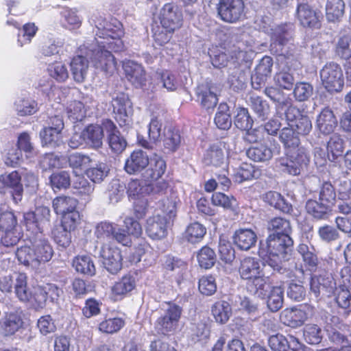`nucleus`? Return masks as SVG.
Segmentation results:
<instances>
[{
  "label": "nucleus",
  "instance_id": "19",
  "mask_svg": "<svg viewBox=\"0 0 351 351\" xmlns=\"http://www.w3.org/2000/svg\"><path fill=\"white\" fill-rule=\"evenodd\" d=\"M273 64L271 57L265 56L262 58L252 77V85L254 89H259L265 84L267 77L271 74Z\"/></svg>",
  "mask_w": 351,
  "mask_h": 351
},
{
  "label": "nucleus",
  "instance_id": "25",
  "mask_svg": "<svg viewBox=\"0 0 351 351\" xmlns=\"http://www.w3.org/2000/svg\"><path fill=\"white\" fill-rule=\"evenodd\" d=\"M148 168L145 170L144 178L147 180L156 181L160 178L166 171L167 164L163 158L154 154L149 158Z\"/></svg>",
  "mask_w": 351,
  "mask_h": 351
},
{
  "label": "nucleus",
  "instance_id": "59",
  "mask_svg": "<svg viewBox=\"0 0 351 351\" xmlns=\"http://www.w3.org/2000/svg\"><path fill=\"white\" fill-rule=\"evenodd\" d=\"M234 121L235 126L241 130L251 128L253 124V120L250 116L248 110L243 107L237 108Z\"/></svg>",
  "mask_w": 351,
  "mask_h": 351
},
{
  "label": "nucleus",
  "instance_id": "7",
  "mask_svg": "<svg viewBox=\"0 0 351 351\" xmlns=\"http://www.w3.org/2000/svg\"><path fill=\"white\" fill-rule=\"evenodd\" d=\"M21 223L23 226H26L27 230H32V232H35L32 240L38 265L41 263L49 261L53 256V249L42 233L38 232L39 230L38 221H21Z\"/></svg>",
  "mask_w": 351,
  "mask_h": 351
},
{
  "label": "nucleus",
  "instance_id": "53",
  "mask_svg": "<svg viewBox=\"0 0 351 351\" xmlns=\"http://www.w3.org/2000/svg\"><path fill=\"white\" fill-rule=\"evenodd\" d=\"M212 204L222 207L224 210H233L237 205V199L221 192H214L211 196Z\"/></svg>",
  "mask_w": 351,
  "mask_h": 351
},
{
  "label": "nucleus",
  "instance_id": "34",
  "mask_svg": "<svg viewBox=\"0 0 351 351\" xmlns=\"http://www.w3.org/2000/svg\"><path fill=\"white\" fill-rule=\"evenodd\" d=\"M88 68V61L86 57L74 56L70 62V69L74 80L81 83L84 82Z\"/></svg>",
  "mask_w": 351,
  "mask_h": 351
},
{
  "label": "nucleus",
  "instance_id": "64",
  "mask_svg": "<svg viewBox=\"0 0 351 351\" xmlns=\"http://www.w3.org/2000/svg\"><path fill=\"white\" fill-rule=\"evenodd\" d=\"M351 37L348 35L341 36L335 46L336 54L342 59H348L351 56Z\"/></svg>",
  "mask_w": 351,
  "mask_h": 351
},
{
  "label": "nucleus",
  "instance_id": "6",
  "mask_svg": "<svg viewBox=\"0 0 351 351\" xmlns=\"http://www.w3.org/2000/svg\"><path fill=\"white\" fill-rule=\"evenodd\" d=\"M322 85L330 93H339L344 86V77L341 66L338 63H326L319 72Z\"/></svg>",
  "mask_w": 351,
  "mask_h": 351
},
{
  "label": "nucleus",
  "instance_id": "43",
  "mask_svg": "<svg viewBox=\"0 0 351 351\" xmlns=\"http://www.w3.org/2000/svg\"><path fill=\"white\" fill-rule=\"evenodd\" d=\"M171 221H147L146 231L149 237L154 239H160L167 234Z\"/></svg>",
  "mask_w": 351,
  "mask_h": 351
},
{
  "label": "nucleus",
  "instance_id": "17",
  "mask_svg": "<svg viewBox=\"0 0 351 351\" xmlns=\"http://www.w3.org/2000/svg\"><path fill=\"white\" fill-rule=\"evenodd\" d=\"M102 125L108 133V143L111 151L114 154L122 153L127 146V141L114 123L110 119H106L102 121Z\"/></svg>",
  "mask_w": 351,
  "mask_h": 351
},
{
  "label": "nucleus",
  "instance_id": "18",
  "mask_svg": "<svg viewBox=\"0 0 351 351\" xmlns=\"http://www.w3.org/2000/svg\"><path fill=\"white\" fill-rule=\"evenodd\" d=\"M122 68L125 78L134 86H143L146 82V71L144 67L135 61L125 60Z\"/></svg>",
  "mask_w": 351,
  "mask_h": 351
},
{
  "label": "nucleus",
  "instance_id": "28",
  "mask_svg": "<svg viewBox=\"0 0 351 351\" xmlns=\"http://www.w3.org/2000/svg\"><path fill=\"white\" fill-rule=\"evenodd\" d=\"M317 125L319 131L324 134L333 132L337 125V120L329 107H325L322 110L317 119Z\"/></svg>",
  "mask_w": 351,
  "mask_h": 351
},
{
  "label": "nucleus",
  "instance_id": "23",
  "mask_svg": "<svg viewBox=\"0 0 351 351\" xmlns=\"http://www.w3.org/2000/svg\"><path fill=\"white\" fill-rule=\"evenodd\" d=\"M149 164V157L141 149L134 150L125 162L124 169L130 174L141 171Z\"/></svg>",
  "mask_w": 351,
  "mask_h": 351
},
{
  "label": "nucleus",
  "instance_id": "8",
  "mask_svg": "<svg viewBox=\"0 0 351 351\" xmlns=\"http://www.w3.org/2000/svg\"><path fill=\"white\" fill-rule=\"evenodd\" d=\"M243 0H219L217 10L219 18L224 22L236 23L245 16Z\"/></svg>",
  "mask_w": 351,
  "mask_h": 351
},
{
  "label": "nucleus",
  "instance_id": "62",
  "mask_svg": "<svg viewBox=\"0 0 351 351\" xmlns=\"http://www.w3.org/2000/svg\"><path fill=\"white\" fill-rule=\"evenodd\" d=\"M279 107L281 109L287 108L285 114L289 125L304 115L298 108L292 104V101L289 98L280 103Z\"/></svg>",
  "mask_w": 351,
  "mask_h": 351
},
{
  "label": "nucleus",
  "instance_id": "11",
  "mask_svg": "<svg viewBox=\"0 0 351 351\" xmlns=\"http://www.w3.org/2000/svg\"><path fill=\"white\" fill-rule=\"evenodd\" d=\"M313 313L314 308L308 304L302 305L299 308H286L281 312L280 320L288 326L297 328L301 326Z\"/></svg>",
  "mask_w": 351,
  "mask_h": 351
},
{
  "label": "nucleus",
  "instance_id": "45",
  "mask_svg": "<svg viewBox=\"0 0 351 351\" xmlns=\"http://www.w3.org/2000/svg\"><path fill=\"white\" fill-rule=\"evenodd\" d=\"M327 156L331 162H335L343 155L344 152V141L339 135L332 136L327 143Z\"/></svg>",
  "mask_w": 351,
  "mask_h": 351
},
{
  "label": "nucleus",
  "instance_id": "20",
  "mask_svg": "<svg viewBox=\"0 0 351 351\" xmlns=\"http://www.w3.org/2000/svg\"><path fill=\"white\" fill-rule=\"evenodd\" d=\"M261 261L254 257L247 256L240 262L239 274L241 278L247 282L263 273Z\"/></svg>",
  "mask_w": 351,
  "mask_h": 351
},
{
  "label": "nucleus",
  "instance_id": "16",
  "mask_svg": "<svg viewBox=\"0 0 351 351\" xmlns=\"http://www.w3.org/2000/svg\"><path fill=\"white\" fill-rule=\"evenodd\" d=\"M100 257L104 267L111 274H117L122 268V256L115 247L104 245L101 250Z\"/></svg>",
  "mask_w": 351,
  "mask_h": 351
},
{
  "label": "nucleus",
  "instance_id": "12",
  "mask_svg": "<svg viewBox=\"0 0 351 351\" xmlns=\"http://www.w3.org/2000/svg\"><path fill=\"white\" fill-rule=\"evenodd\" d=\"M78 201L69 196L56 197L53 200V208L56 215L62 219H79L80 215L77 209Z\"/></svg>",
  "mask_w": 351,
  "mask_h": 351
},
{
  "label": "nucleus",
  "instance_id": "4",
  "mask_svg": "<svg viewBox=\"0 0 351 351\" xmlns=\"http://www.w3.org/2000/svg\"><path fill=\"white\" fill-rule=\"evenodd\" d=\"M167 307L155 321L154 329L158 336L173 335L178 329L182 308L173 302H166Z\"/></svg>",
  "mask_w": 351,
  "mask_h": 351
},
{
  "label": "nucleus",
  "instance_id": "46",
  "mask_svg": "<svg viewBox=\"0 0 351 351\" xmlns=\"http://www.w3.org/2000/svg\"><path fill=\"white\" fill-rule=\"evenodd\" d=\"M16 114L20 117L30 116L38 110V103L31 98H20L14 102Z\"/></svg>",
  "mask_w": 351,
  "mask_h": 351
},
{
  "label": "nucleus",
  "instance_id": "13",
  "mask_svg": "<svg viewBox=\"0 0 351 351\" xmlns=\"http://www.w3.org/2000/svg\"><path fill=\"white\" fill-rule=\"evenodd\" d=\"M245 52L239 48L232 49L216 47L210 55L212 64L216 68H223L229 62L238 63L244 57Z\"/></svg>",
  "mask_w": 351,
  "mask_h": 351
},
{
  "label": "nucleus",
  "instance_id": "51",
  "mask_svg": "<svg viewBox=\"0 0 351 351\" xmlns=\"http://www.w3.org/2000/svg\"><path fill=\"white\" fill-rule=\"evenodd\" d=\"M216 126L223 130H228L232 125L229 108L226 104H220L214 118Z\"/></svg>",
  "mask_w": 351,
  "mask_h": 351
},
{
  "label": "nucleus",
  "instance_id": "31",
  "mask_svg": "<svg viewBox=\"0 0 351 351\" xmlns=\"http://www.w3.org/2000/svg\"><path fill=\"white\" fill-rule=\"evenodd\" d=\"M18 261L24 265L32 267H38L37 258L36 257L32 238L25 241L23 245L19 247L16 252Z\"/></svg>",
  "mask_w": 351,
  "mask_h": 351
},
{
  "label": "nucleus",
  "instance_id": "54",
  "mask_svg": "<svg viewBox=\"0 0 351 351\" xmlns=\"http://www.w3.org/2000/svg\"><path fill=\"white\" fill-rule=\"evenodd\" d=\"M49 182L54 191L66 189L71 185L70 174L66 171L53 173L49 176Z\"/></svg>",
  "mask_w": 351,
  "mask_h": 351
},
{
  "label": "nucleus",
  "instance_id": "24",
  "mask_svg": "<svg viewBox=\"0 0 351 351\" xmlns=\"http://www.w3.org/2000/svg\"><path fill=\"white\" fill-rule=\"evenodd\" d=\"M0 230L4 232L1 237V243L4 246H13L19 242L21 232L17 221H0Z\"/></svg>",
  "mask_w": 351,
  "mask_h": 351
},
{
  "label": "nucleus",
  "instance_id": "39",
  "mask_svg": "<svg viewBox=\"0 0 351 351\" xmlns=\"http://www.w3.org/2000/svg\"><path fill=\"white\" fill-rule=\"evenodd\" d=\"M279 138L283 144L285 150L296 149L298 148H304L300 146V140L299 135L295 131L290 127L283 128L279 135Z\"/></svg>",
  "mask_w": 351,
  "mask_h": 351
},
{
  "label": "nucleus",
  "instance_id": "33",
  "mask_svg": "<svg viewBox=\"0 0 351 351\" xmlns=\"http://www.w3.org/2000/svg\"><path fill=\"white\" fill-rule=\"evenodd\" d=\"M128 99L123 95L116 97L112 101L114 117L120 126L128 124Z\"/></svg>",
  "mask_w": 351,
  "mask_h": 351
},
{
  "label": "nucleus",
  "instance_id": "63",
  "mask_svg": "<svg viewBox=\"0 0 351 351\" xmlns=\"http://www.w3.org/2000/svg\"><path fill=\"white\" fill-rule=\"evenodd\" d=\"M250 106L262 119H265L269 114V104L259 96L253 95L250 97Z\"/></svg>",
  "mask_w": 351,
  "mask_h": 351
},
{
  "label": "nucleus",
  "instance_id": "44",
  "mask_svg": "<svg viewBox=\"0 0 351 351\" xmlns=\"http://www.w3.org/2000/svg\"><path fill=\"white\" fill-rule=\"evenodd\" d=\"M6 184L12 189L11 193L14 201L18 203L22 199L23 187L21 184V176L16 171H12L7 176Z\"/></svg>",
  "mask_w": 351,
  "mask_h": 351
},
{
  "label": "nucleus",
  "instance_id": "57",
  "mask_svg": "<svg viewBox=\"0 0 351 351\" xmlns=\"http://www.w3.org/2000/svg\"><path fill=\"white\" fill-rule=\"evenodd\" d=\"M324 332L322 328L316 324H307L304 328V337L309 344H318L323 338Z\"/></svg>",
  "mask_w": 351,
  "mask_h": 351
},
{
  "label": "nucleus",
  "instance_id": "15",
  "mask_svg": "<svg viewBox=\"0 0 351 351\" xmlns=\"http://www.w3.org/2000/svg\"><path fill=\"white\" fill-rule=\"evenodd\" d=\"M336 283L331 274L324 271L322 274L311 277L310 289L315 298L329 295L332 293Z\"/></svg>",
  "mask_w": 351,
  "mask_h": 351
},
{
  "label": "nucleus",
  "instance_id": "2",
  "mask_svg": "<svg viewBox=\"0 0 351 351\" xmlns=\"http://www.w3.org/2000/svg\"><path fill=\"white\" fill-rule=\"evenodd\" d=\"M293 241L287 234H270L267 240L260 242L258 255L264 259L274 271L280 273L285 270L280 265L282 260L292 252Z\"/></svg>",
  "mask_w": 351,
  "mask_h": 351
},
{
  "label": "nucleus",
  "instance_id": "60",
  "mask_svg": "<svg viewBox=\"0 0 351 351\" xmlns=\"http://www.w3.org/2000/svg\"><path fill=\"white\" fill-rule=\"evenodd\" d=\"M275 84L282 89L290 90L294 84V77L288 71L276 72L274 77Z\"/></svg>",
  "mask_w": 351,
  "mask_h": 351
},
{
  "label": "nucleus",
  "instance_id": "42",
  "mask_svg": "<svg viewBox=\"0 0 351 351\" xmlns=\"http://www.w3.org/2000/svg\"><path fill=\"white\" fill-rule=\"evenodd\" d=\"M23 322L21 317L14 313L8 314L1 322V328L5 335L14 334L23 326Z\"/></svg>",
  "mask_w": 351,
  "mask_h": 351
},
{
  "label": "nucleus",
  "instance_id": "26",
  "mask_svg": "<svg viewBox=\"0 0 351 351\" xmlns=\"http://www.w3.org/2000/svg\"><path fill=\"white\" fill-rule=\"evenodd\" d=\"M182 136L179 129L173 126L165 128L162 138V151L165 154L176 152L181 145Z\"/></svg>",
  "mask_w": 351,
  "mask_h": 351
},
{
  "label": "nucleus",
  "instance_id": "36",
  "mask_svg": "<svg viewBox=\"0 0 351 351\" xmlns=\"http://www.w3.org/2000/svg\"><path fill=\"white\" fill-rule=\"evenodd\" d=\"M215 321L219 324H225L232 316V311L230 303L225 300L215 302L210 308Z\"/></svg>",
  "mask_w": 351,
  "mask_h": 351
},
{
  "label": "nucleus",
  "instance_id": "52",
  "mask_svg": "<svg viewBox=\"0 0 351 351\" xmlns=\"http://www.w3.org/2000/svg\"><path fill=\"white\" fill-rule=\"evenodd\" d=\"M135 287L134 278L130 275H126L114 285L112 291L116 295H124L132 291Z\"/></svg>",
  "mask_w": 351,
  "mask_h": 351
},
{
  "label": "nucleus",
  "instance_id": "9",
  "mask_svg": "<svg viewBox=\"0 0 351 351\" xmlns=\"http://www.w3.org/2000/svg\"><path fill=\"white\" fill-rule=\"evenodd\" d=\"M159 19L162 27L178 31L184 22L182 9L176 3H167L161 8Z\"/></svg>",
  "mask_w": 351,
  "mask_h": 351
},
{
  "label": "nucleus",
  "instance_id": "56",
  "mask_svg": "<svg viewBox=\"0 0 351 351\" xmlns=\"http://www.w3.org/2000/svg\"><path fill=\"white\" fill-rule=\"evenodd\" d=\"M217 260L215 252L208 246H204L197 254V261L202 268L210 269L214 266Z\"/></svg>",
  "mask_w": 351,
  "mask_h": 351
},
{
  "label": "nucleus",
  "instance_id": "48",
  "mask_svg": "<svg viewBox=\"0 0 351 351\" xmlns=\"http://www.w3.org/2000/svg\"><path fill=\"white\" fill-rule=\"evenodd\" d=\"M73 266L77 272L93 276L95 274V267L89 256H79L73 261Z\"/></svg>",
  "mask_w": 351,
  "mask_h": 351
},
{
  "label": "nucleus",
  "instance_id": "32",
  "mask_svg": "<svg viewBox=\"0 0 351 351\" xmlns=\"http://www.w3.org/2000/svg\"><path fill=\"white\" fill-rule=\"evenodd\" d=\"M256 240V234L250 229H239L234 235V243L241 250H249L255 245Z\"/></svg>",
  "mask_w": 351,
  "mask_h": 351
},
{
  "label": "nucleus",
  "instance_id": "21",
  "mask_svg": "<svg viewBox=\"0 0 351 351\" xmlns=\"http://www.w3.org/2000/svg\"><path fill=\"white\" fill-rule=\"evenodd\" d=\"M58 222L52 230L55 242L60 247L66 248L71 243V230L75 228V221H56Z\"/></svg>",
  "mask_w": 351,
  "mask_h": 351
},
{
  "label": "nucleus",
  "instance_id": "14",
  "mask_svg": "<svg viewBox=\"0 0 351 351\" xmlns=\"http://www.w3.org/2000/svg\"><path fill=\"white\" fill-rule=\"evenodd\" d=\"M195 95L196 101L199 106L206 110H213L218 103V97L214 91V85L210 81L197 84Z\"/></svg>",
  "mask_w": 351,
  "mask_h": 351
},
{
  "label": "nucleus",
  "instance_id": "40",
  "mask_svg": "<svg viewBox=\"0 0 351 351\" xmlns=\"http://www.w3.org/2000/svg\"><path fill=\"white\" fill-rule=\"evenodd\" d=\"M63 128V121L60 119L57 118V125L56 127H47L40 131V136L42 143L47 145L58 142L60 138L61 131Z\"/></svg>",
  "mask_w": 351,
  "mask_h": 351
},
{
  "label": "nucleus",
  "instance_id": "41",
  "mask_svg": "<svg viewBox=\"0 0 351 351\" xmlns=\"http://www.w3.org/2000/svg\"><path fill=\"white\" fill-rule=\"evenodd\" d=\"M247 156L254 162H265L273 156L271 148L265 144H260L249 147L246 151Z\"/></svg>",
  "mask_w": 351,
  "mask_h": 351
},
{
  "label": "nucleus",
  "instance_id": "37",
  "mask_svg": "<svg viewBox=\"0 0 351 351\" xmlns=\"http://www.w3.org/2000/svg\"><path fill=\"white\" fill-rule=\"evenodd\" d=\"M103 125L90 124L86 127L82 136L93 147L99 148L102 146L104 136Z\"/></svg>",
  "mask_w": 351,
  "mask_h": 351
},
{
  "label": "nucleus",
  "instance_id": "29",
  "mask_svg": "<svg viewBox=\"0 0 351 351\" xmlns=\"http://www.w3.org/2000/svg\"><path fill=\"white\" fill-rule=\"evenodd\" d=\"M14 290L20 302L27 304L31 301L32 291L27 286V276L25 273L14 274Z\"/></svg>",
  "mask_w": 351,
  "mask_h": 351
},
{
  "label": "nucleus",
  "instance_id": "10",
  "mask_svg": "<svg viewBox=\"0 0 351 351\" xmlns=\"http://www.w3.org/2000/svg\"><path fill=\"white\" fill-rule=\"evenodd\" d=\"M296 18L304 28L319 29L322 25L323 16L308 3H299L296 9Z\"/></svg>",
  "mask_w": 351,
  "mask_h": 351
},
{
  "label": "nucleus",
  "instance_id": "47",
  "mask_svg": "<svg viewBox=\"0 0 351 351\" xmlns=\"http://www.w3.org/2000/svg\"><path fill=\"white\" fill-rule=\"evenodd\" d=\"M267 305L271 312L278 311L283 306L284 289L281 286L273 287L267 296Z\"/></svg>",
  "mask_w": 351,
  "mask_h": 351
},
{
  "label": "nucleus",
  "instance_id": "3",
  "mask_svg": "<svg viewBox=\"0 0 351 351\" xmlns=\"http://www.w3.org/2000/svg\"><path fill=\"white\" fill-rule=\"evenodd\" d=\"M125 227H120L119 226H114L112 223L104 221H101L97 226V237L106 235V237H112L118 243L123 245L128 246L131 243V235L138 237L142 232V227L138 221H128Z\"/></svg>",
  "mask_w": 351,
  "mask_h": 351
},
{
  "label": "nucleus",
  "instance_id": "49",
  "mask_svg": "<svg viewBox=\"0 0 351 351\" xmlns=\"http://www.w3.org/2000/svg\"><path fill=\"white\" fill-rule=\"evenodd\" d=\"M206 233V227L198 221H195L187 226L184 237L189 243H196L204 238Z\"/></svg>",
  "mask_w": 351,
  "mask_h": 351
},
{
  "label": "nucleus",
  "instance_id": "50",
  "mask_svg": "<svg viewBox=\"0 0 351 351\" xmlns=\"http://www.w3.org/2000/svg\"><path fill=\"white\" fill-rule=\"evenodd\" d=\"M331 207L321 202L308 199L306 203V212L315 219L324 218L331 212Z\"/></svg>",
  "mask_w": 351,
  "mask_h": 351
},
{
  "label": "nucleus",
  "instance_id": "58",
  "mask_svg": "<svg viewBox=\"0 0 351 351\" xmlns=\"http://www.w3.org/2000/svg\"><path fill=\"white\" fill-rule=\"evenodd\" d=\"M38 27L34 23H27L23 25L18 34V44L23 47L25 44L30 43L32 39L35 36Z\"/></svg>",
  "mask_w": 351,
  "mask_h": 351
},
{
  "label": "nucleus",
  "instance_id": "30",
  "mask_svg": "<svg viewBox=\"0 0 351 351\" xmlns=\"http://www.w3.org/2000/svg\"><path fill=\"white\" fill-rule=\"evenodd\" d=\"M345 13V3L343 0H327L325 8V14L328 22L339 23Z\"/></svg>",
  "mask_w": 351,
  "mask_h": 351
},
{
  "label": "nucleus",
  "instance_id": "5",
  "mask_svg": "<svg viewBox=\"0 0 351 351\" xmlns=\"http://www.w3.org/2000/svg\"><path fill=\"white\" fill-rule=\"evenodd\" d=\"M308 156L304 148L285 150L284 156L280 157L278 160L280 169L289 175L298 176L304 167H306L309 162Z\"/></svg>",
  "mask_w": 351,
  "mask_h": 351
},
{
  "label": "nucleus",
  "instance_id": "35",
  "mask_svg": "<svg viewBox=\"0 0 351 351\" xmlns=\"http://www.w3.org/2000/svg\"><path fill=\"white\" fill-rule=\"evenodd\" d=\"M262 199L267 204L285 213H290L293 210L291 204L287 203L284 197L278 192L267 191L262 195Z\"/></svg>",
  "mask_w": 351,
  "mask_h": 351
},
{
  "label": "nucleus",
  "instance_id": "27",
  "mask_svg": "<svg viewBox=\"0 0 351 351\" xmlns=\"http://www.w3.org/2000/svg\"><path fill=\"white\" fill-rule=\"evenodd\" d=\"M247 289L254 296L265 299L271 289V286L268 278L265 277L263 273L247 282Z\"/></svg>",
  "mask_w": 351,
  "mask_h": 351
},
{
  "label": "nucleus",
  "instance_id": "1",
  "mask_svg": "<svg viewBox=\"0 0 351 351\" xmlns=\"http://www.w3.org/2000/svg\"><path fill=\"white\" fill-rule=\"evenodd\" d=\"M94 23L97 28L95 35L104 40L97 41L99 49L95 54V65L106 73H113L117 68V62L108 50L117 53L124 50L121 38L124 35L122 24L116 19L110 21L102 16H96Z\"/></svg>",
  "mask_w": 351,
  "mask_h": 351
},
{
  "label": "nucleus",
  "instance_id": "55",
  "mask_svg": "<svg viewBox=\"0 0 351 351\" xmlns=\"http://www.w3.org/2000/svg\"><path fill=\"white\" fill-rule=\"evenodd\" d=\"M319 200L330 207L334 205L336 200V191L330 182L325 181L320 186Z\"/></svg>",
  "mask_w": 351,
  "mask_h": 351
},
{
  "label": "nucleus",
  "instance_id": "61",
  "mask_svg": "<svg viewBox=\"0 0 351 351\" xmlns=\"http://www.w3.org/2000/svg\"><path fill=\"white\" fill-rule=\"evenodd\" d=\"M49 75L58 82H64L69 78V72L66 65L60 62H56L48 67Z\"/></svg>",
  "mask_w": 351,
  "mask_h": 351
},
{
  "label": "nucleus",
  "instance_id": "22",
  "mask_svg": "<svg viewBox=\"0 0 351 351\" xmlns=\"http://www.w3.org/2000/svg\"><path fill=\"white\" fill-rule=\"evenodd\" d=\"M167 110L162 107L156 108L152 113V118L148 125L149 140L154 143L160 142L162 132V118L167 114Z\"/></svg>",
  "mask_w": 351,
  "mask_h": 351
},
{
  "label": "nucleus",
  "instance_id": "38",
  "mask_svg": "<svg viewBox=\"0 0 351 351\" xmlns=\"http://www.w3.org/2000/svg\"><path fill=\"white\" fill-rule=\"evenodd\" d=\"M298 251L302 256L305 267L310 271H316L319 268V262L317 255L315 254L313 246H308L306 244L301 243L298 247Z\"/></svg>",
  "mask_w": 351,
  "mask_h": 351
}]
</instances>
